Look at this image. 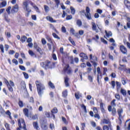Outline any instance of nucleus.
<instances>
[{
    "label": "nucleus",
    "instance_id": "4468645a",
    "mask_svg": "<svg viewBox=\"0 0 130 130\" xmlns=\"http://www.w3.org/2000/svg\"><path fill=\"white\" fill-rule=\"evenodd\" d=\"M75 98L79 100L80 98L82 96V93H80V92L78 91L75 93Z\"/></svg>",
    "mask_w": 130,
    "mask_h": 130
},
{
    "label": "nucleus",
    "instance_id": "5fc2aeb1",
    "mask_svg": "<svg viewBox=\"0 0 130 130\" xmlns=\"http://www.w3.org/2000/svg\"><path fill=\"white\" fill-rule=\"evenodd\" d=\"M18 104L20 107H23V106H24V104L21 101H19Z\"/></svg>",
    "mask_w": 130,
    "mask_h": 130
},
{
    "label": "nucleus",
    "instance_id": "4be33fe9",
    "mask_svg": "<svg viewBox=\"0 0 130 130\" xmlns=\"http://www.w3.org/2000/svg\"><path fill=\"white\" fill-rule=\"evenodd\" d=\"M30 5H31V6H33V7L36 9V10L37 11V12L38 13H40V11H39V9L38 8V7H37V6H35L33 3H31Z\"/></svg>",
    "mask_w": 130,
    "mask_h": 130
},
{
    "label": "nucleus",
    "instance_id": "f704fd0d",
    "mask_svg": "<svg viewBox=\"0 0 130 130\" xmlns=\"http://www.w3.org/2000/svg\"><path fill=\"white\" fill-rule=\"evenodd\" d=\"M1 4V7L2 8H5V7L7 6V2L6 1H4L3 2H2Z\"/></svg>",
    "mask_w": 130,
    "mask_h": 130
},
{
    "label": "nucleus",
    "instance_id": "4c0bfd02",
    "mask_svg": "<svg viewBox=\"0 0 130 130\" xmlns=\"http://www.w3.org/2000/svg\"><path fill=\"white\" fill-rule=\"evenodd\" d=\"M81 108H83V109L84 110V112L87 113V108H86V106H85L84 104L81 105Z\"/></svg>",
    "mask_w": 130,
    "mask_h": 130
},
{
    "label": "nucleus",
    "instance_id": "69168bd1",
    "mask_svg": "<svg viewBox=\"0 0 130 130\" xmlns=\"http://www.w3.org/2000/svg\"><path fill=\"white\" fill-rule=\"evenodd\" d=\"M12 62H13V63H15L16 65L18 63V60H17V59H13L12 60Z\"/></svg>",
    "mask_w": 130,
    "mask_h": 130
},
{
    "label": "nucleus",
    "instance_id": "a19ab883",
    "mask_svg": "<svg viewBox=\"0 0 130 130\" xmlns=\"http://www.w3.org/2000/svg\"><path fill=\"white\" fill-rule=\"evenodd\" d=\"M28 53L31 55V56H34V55H35V53H34V52L31 50L28 51Z\"/></svg>",
    "mask_w": 130,
    "mask_h": 130
},
{
    "label": "nucleus",
    "instance_id": "ea45409f",
    "mask_svg": "<svg viewBox=\"0 0 130 130\" xmlns=\"http://www.w3.org/2000/svg\"><path fill=\"white\" fill-rule=\"evenodd\" d=\"M23 74L24 76L25 79H28L29 78V75L26 72H23Z\"/></svg>",
    "mask_w": 130,
    "mask_h": 130
},
{
    "label": "nucleus",
    "instance_id": "6ab92c4d",
    "mask_svg": "<svg viewBox=\"0 0 130 130\" xmlns=\"http://www.w3.org/2000/svg\"><path fill=\"white\" fill-rule=\"evenodd\" d=\"M26 40H27V37H26L25 36H23L22 37H21L20 41H21L22 43H24V42H25Z\"/></svg>",
    "mask_w": 130,
    "mask_h": 130
},
{
    "label": "nucleus",
    "instance_id": "2f4dec72",
    "mask_svg": "<svg viewBox=\"0 0 130 130\" xmlns=\"http://www.w3.org/2000/svg\"><path fill=\"white\" fill-rule=\"evenodd\" d=\"M63 97H67L68 96V90H65L62 93Z\"/></svg>",
    "mask_w": 130,
    "mask_h": 130
},
{
    "label": "nucleus",
    "instance_id": "72a5a7b5",
    "mask_svg": "<svg viewBox=\"0 0 130 130\" xmlns=\"http://www.w3.org/2000/svg\"><path fill=\"white\" fill-rule=\"evenodd\" d=\"M127 28L130 27V18L127 17Z\"/></svg>",
    "mask_w": 130,
    "mask_h": 130
},
{
    "label": "nucleus",
    "instance_id": "5701e85b",
    "mask_svg": "<svg viewBox=\"0 0 130 130\" xmlns=\"http://www.w3.org/2000/svg\"><path fill=\"white\" fill-rule=\"evenodd\" d=\"M64 83L66 87H69L70 85L69 84V78L67 77L64 78Z\"/></svg>",
    "mask_w": 130,
    "mask_h": 130
},
{
    "label": "nucleus",
    "instance_id": "f3484780",
    "mask_svg": "<svg viewBox=\"0 0 130 130\" xmlns=\"http://www.w3.org/2000/svg\"><path fill=\"white\" fill-rule=\"evenodd\" d=\"M33 126L35 127V128H36L37 130L40 129L39 126H38V123H37V122H34L33 123Z\"/></svg>",
    "mask_w": 130,
    "mask_h": 130
},
{
    "label": "nucleus",
    "instance_id": "c03bdc74",
    "mask_svg": "<svg viewBox=\"0 0 130 130\" xmlns=\"http://www.w3.org/2000/svg\"><path fill=\"white\" fill-rule=\"evenodd\" d=\"M72 19H73V16H72L71 15H68L66 17V20H72Z\"/></svg>",
    "mask_w": 130,
    "mask_h": 130
},
{
    "label": "nucleus",
    "instance_id": "bf43d9fd",
    "mask_svg": "<svg viewBox=\"0 0 130 130\" xmlns=\"http://www.w3.org/2000/svg\"><path fill=\"white\" fill-rule=\"evenodd\" d=\"M50 128L51 130L54 129V125L53 123L50 124Z\"/></svg>",
    "mask_w": 130,
    "mask_h": 130
},
{
    "label": "nucleus",
    "instance_id": "de8ad7c7",
    "mask_svg": "<svg viewBox=\"0 0 130 130\" xmlns=\"http://www.w3.org/2000/svg\"><path fill=\"white\" fill-rule=\"evenodd\" d=\"M52 113H56L57 112V108H54L51 111Z\"/></svg>",
    "mask_w": 130,
    "mask_h": 130
},
{
    "label": "nucleus",
    "instance_id": "1a4fd4ad",
    "mask_svg": "<svg viewBox=\"0 0 130 130\" xmlns=\"http://www.w3.org/2000/svg\"><path fill=\"white\" fill-rule=\"evenodd\" d=\"M64 71L65 73H67V74H71V73H72V71H71V69H70V66L69 64L65 65L64 67Z\"/></svg>",
    "mask_w": 130,
    "mask_h": 130
},
{
    "label": "nucleus",
    "instance_id": "39448f33",
    "mask_svg": "<svg viewBox=\"0 0 130 130\" xmlns=\"http://www.w3.org/2000/svg\"><path fill=\"white\" fill-rule=\"evenodd\" d=\"M81 13L85 14V17L87 18V20H92V16H91V13H90V8H89V7H86L85 13L84 10H82Z\"/></svg>",
    "mask_w": 130,
    "mask_h": 130
},
{
    "label": "nucleus",
    "instance_id": "a18cd8bd",
    "mask_svg": "<svg viewBox=\"0 0 130 130\" xmlns=\"http://www.w3.org/2000/svg\"><path fill=\"white\" fill-rule=\"evenodd\" d=\"M61 31L63 33H66L67 32V29L66 28V27L62 26Z\"/></svg>",
    "mask_w": 130,
    "mask_h": 130
},
{
    "label": "nucleus",
    "instance_id": "338daca9",
    "mask_svg": "<svg viewBox=\"0 0 130 130\" xmlns=\"http://www.w3.org/2000/svg\"><path fill=\"white\" fill-rule=\"evenodd\" d=\"M79 35H81V36L83 35H84V30H80L79 31Z\"/></svg>",
    "mask_w": 130,
    "mask_h": 130
},
{
    "label": "nucleus",
    "instance_id": "e433bc0d",
    "mask_svg": "<svg viewBox=\"0 0 130 130\" xmlns=\"http://www.w3.org/2000/svg\"><path fill=\"white\" fill-rule=\"evenodd\" d=\"M48 85L49 86H50L51 88H52V89H54V85H53V83H51V81H50L48 83Z\"/></svg>",
    "mask_w": 130,
    "mask_h": 130
},
{
    "label": "nucleus",
    "instance_id": "603ef678",
    "mask_svg": "<svg viewBox=\"0 0 130 130\" xmlns=\"http://www.w3.org/2000/svg\"><path fill=\"white\" fill-rule=\"evenodd\" d=\"M32 119H34V120H35L36 119H38V116L37 114L34 115L32 116Z\"/></svg>",
    "mask_w": 130,
    "mask_h": 130
},
{
    "label": "nucleus",
    "instance_id": "37998d69",
    "mask_svg": "<svg viewBox=\"0 0 130 130\" xmlns=\"http://www.w3.org/2000/svg\"><path fill=\"white\" fill-rule=\"evenodd\" d=\"M112 114L113 115H115V114H116V109H115V108H114L112 109Z\"/></svg>",
    "mask_w": 130,
    "mask_h": 130
},
{
    "label": "nucleus",
    "instance_id": "c756f323",
    "mask_svg": "<svg viewBox=\"0 0 130 130\" xmlns=\"http://www.w3.org/2000/svg\"><path fill=\"white\" fill-rule=\"evenodd\" d=\"M69 41L71 42V43H72V45H74V46L76 45V43H75V42L74 41V40L72 39L71 37H70L69 38Z\"/></svg>",
    "mask_w": 130,
    "mask_h": 130
},
{
    "label": "nucleus",
    "instance_id": "2eb2a0df",
    "mask_svg": "<svg viewBox=\"0 0 130 130\" xmlns=\"http://www.w3.org/2000/svg\"><path fill=\"white\" fill-rule=\"evenodd\" d=\"M80 57L83 58L84 59H88V56L84 53H81L80 54Z\"/></svg>",
    "mask_w": 130,
    "mask_h": 130
},
{
    "label": "nucleus",
    "instance_id": "6e6552de",
    "mask_svg": "<svg viewBox=\"0 0 130 130\" xmlns=\"http://www.w3.org/2000/svg\"><path fill=\"white\" fill-rule=\"evenodd\" d=\"M120 51L123 53V54H126L127 53V50L126 49V48L124 47L123 45L120 46Z\"/></svg>",
    "mask_w": 130,
    "mask_h": 130
},
{
    "label": "nucleus",
    "instance_id": "f257e3e1",
    "mask_svg": "<svg viewBox=\"0 0 130 130\" xmlns=\"http://www.w3.org/2000/svg\"><path fill=\"white\" fill-rule=\"evenodd\" d=\"M36 85L38 91V94L41 96L43 94V90H45V86L43 84H42L40 81L37 80L36 81Z\"/></svg>",
    "mask_w": 130,
    "mask_h": 130
},
{
    "label": "nucleus",
    "instance_id": "c9c22d12",
    "mask_svg": "<svg viewBox=\"0 0 130 130\" xmlns=\"http://www.w3.org/2000/svg\"><path fill=\"white\" fill-rule=\"evenodd\" d=\"M90 124L92 127H96V122H95L94 121H90Z\"/></svg>",
    "mask_w": 130,
    "mask_h": 130
},
{
    "label": "nucleus",
    "instance_id": "864d4df0",
    "mask_svg": "<svg viewBox=\"0 0 130 130\" xmlns=\"http://www.w3.org/2000/svg\"><path fill=\"white\" fill-rule=\"evenodd\" d=\"M52 35L54 38H56L57 39H60L58 36H57V35H56L55 33H53Z\"/></svg>",
    "mask_w": 130,
    "mask_h": 130
},
{
    "label": "nucleus",
    "instance_id": "4d7b16f0",
    "mask_svg": "<svg viewBox=\"0 0 130 130\" xmlns=\"http://www.w3.org/2000/svg\"><path fill=\"white\" fill-rule=\"evenodd\" d=\"M101 42H103V43H105V44H107V41L105 40L103 38H102L101 39Z\"/></svg>",
    "mask_w": 130,
    "mask_h": 130
},
{
    "label": "nucleus",
    "instance_id": "79ce46f5",
    "mask_svg": "<svg viewBox=\"0 0 130 130\" xmlns=\"http://www.w3.org/2000/svg\"><path fill=\"white\" fill-rule=\"evenodd\" d=\"M5 126L7 130H10V124H9L8 123H5Z\"/></svg>",
    "mask_w": 130,
    "mask_h": 130
},
{
    "label": "nucleus",
    "instance_id": "bb28decb",
    "mask_svg": "<svg viewBox=\"0 0 130 130\" xmlns=\"http://www.w3.org/2000/svg\"><path fill=\"white\" fill-rule=\"evenodd\" d=\"M70 10L71 11V14H72V15H75V14H76V9H75L74 7H71Z\"/></svg>",
    "mask_w": 130,
    "mask_h": 130
},
{
    "label": "nucleus",
    "instance_id": "aec40b11",
    "mask_svg": "<svg viewBox=\"0 0 130 130\" xmlns=\"http://www.w3.org/2000/svg\"><path fill=\"white\" fill-rule=\"evenodd\" d=\"M23 112L25 116H26L27 117H29V114H28L29 111L27 109H24L23 110Z\"/></svg>",
    "mask_w": 130,
    "mask_h": 130
},
{
    "label": "nucleus",
    "instance_id": "8fccbe9b",
    "mask_svg": "<svg viewBox=\"0 0 130 130\" xmlns=\"http://www.w3.org/2000/svg\"><path fill=\"white\" fill-rule=\"evenodd\" d=\"M93 111L94 113H95V114H98V109H97L96 107H93Z\"/></svg>",
    "mask_w": 130,
    "mask_h": 130
},
{
    "label": "nucleus",
    "instance_id": "9d476101",
    "mask_svg": "<svg viewBox=\"0 0 130 130\" xmlns=\"http://www.w3.org/2000/svg\"><path fill=\"white\" fill-rule=\"evenodd\" d=\"M118 114L119 115V120L120 121H121V118H122V116L121 115V114L123 112V110L121 108H120L118 109L117 110Z\"/></svg>",
    "mask_w": 130,
    "mask_h": 130
},
{
    "label": "nucleus",
    "instance_id": "0e129e2a",
    "mask_svg": "<svg viewBox=\"0 0 130 130\" xmlns=\"http://www.w3.org/2000/svg\"><path fill=\"white\" fill-rule=\"evenodd\" d=\"M0 49L2 51V52H3V53H4V52H5L4 51V45H0Z\"/></svg>",
    "mask_w": 130,
    "mask_h": 130
},
{
    "label": "nucleus",
    "instance_id": "58836bf2",
    "mask_svg": "<svg viewBox=\"0 0 130 130\" xmlns=\"http://www.w3.org/2000/svg\"><path fill=\"white\" fill-rule=\"evenodd\" d=\"M77 25H78L79 27H81L82 26V21L80 20H78L77 21Z\"/></svg>",
    "mask_w": 130,
    "mask_h": 130
},
{
    "label": "nucleus",
    "instance_id": "7c9ffc66",
    "mask_svg": "<svg viewBox=\"0 0 130 130\" xmlns=\"http://www.w3.org/2000/svg\"><path fill=\"white\" fill-rule=\"evenodd\" d=\"M116 101V100H113V101H112L111 104L113 107H115V106H116V104H115Z\"/></svg>",
    "mask_w": 130,
    "mask_h": 130
},
{
    "label": "nucleus",
    "instance_id": "dca6fc26",
    "mask_svg": "<svg viewBox=\"0 0 130 130\" xmlns=\"http://www.w3.org/2000/svg\"><path fill=\"white\" fill-rule=\"evenodd\" d=\"M92 29L95 31V32H98V30L96 29L97 26H96V23L94 22H92Z\"/></svg>",
    "mask_w": 130,
    "mask_h": 130
},
{
    "label": "nucleus",
    "instance_id": "052dcab7",
    "mask_svg": "<svg viewBox=\"0 0 130 130\" xmlns=\"http://www.w3.org/2000/svg\"><path fill=\"white\" fill-rule=\"evenodd\" d=\"M42 43L43 45H45V44H46V40H45V39H42Z\"/></svg>",
    "mask_w": 130,
    "mask_h": 130
},
{
    "label": "nucleus",
    "instance_id": "412c9836",
    "mask_svg": "<svg viewBox=\"0 0 130 130\" xmlns=\"http://www.w3.org/2000/svg\"><path fill=\"white\" fill-rule=\"evenodd\" d=\"M11 9H12V7L11 6L8 7L6 9V12L8 15H11L12 14Z\"/></svg>",
    "mask_w": 130,
    "mask_h": 130
},
{
    "label": "nucleus",
    "instance_id": "423d86ee",
    "mask_svg": "<svg viewBox=\"0 0 130 130\" xmlns=\"http://www.w3.org/2000/svg\"><path fill=\"white\" fill-rule=\"evenodd\" d=\"M21 124H22L23 126V128L24 129H26V124L25 123V121H24V119H21L18 120V125L19 127L17 128V130H21V128H22V125H21Z\"/></svg>",
    "mask_w": 130,
    "mask_h": 130
},
{
    "label": "nucleus",
    "instance_id": "a211bd4d",
    "mask_svg": "<svg viewBox=\"0 0 130 130\" xmlns=\"http://www.w3.org/2000/svg\"><path fill=\"white\" fill-rule=\"evenodd\" d=\"M105 32L107 37H110L111 36H112V32L111 31H107V30H105Z\"/></svg>",
    "mask_w": 130,
    "mask_h": 130
},
{
    "label": "nucleus",
    "instance_id": "9b49d317",
    "mask_svg": "<svg viewBox=\"0 0 130 130\" xmlns=\"http://www.w3.org/2000/svg\"><path fill=\"white\" fill-rule=\"evenodd\" d=\"M46 19L47 20V21H49L51 23H56V20L53 19L51 16H47Z\"/></svg>",
    "mask_w": 130,
    "mask_h": 130
},
{
    "label": "nucleus",
    "instance_id": "ddd939ff",
    "mask_svg": "<svg viewBox=\"0 0 130 130\" xmlns=\"http://www.w3.org/2000/svg\"><path fill=\"white\" fill-rule=\"evenodd\" d=\"M124 4L126 8H127L128 10H130V2L127 0H125L124 1Z\"/></svg>",
    "mask_w": 130,
    "mask_h": 130
},
{
    "label": "nucleus",
    "instance_id": "f8f14e48",
    "mask_svg": "<svg viewBox=\"0 0 130 130\" xmlns=\"http://www.w3.org/2000/svg\"><path fill=\"white\" fill-rule=\"evenodd\" d=\"M89 58L91 61H97V57L96 56H92V54L89 55Z\"/></svg>",
    "mask_w": 130,
    "mask_h": 130
},
{
    "label": "nucleus",
    "instance_id": "393cba45",
    "mask_svg": "<svg viewBox=\"0 0 130 130\" xmlns=\"http://www.w3.org/2000/svg\"><path fill=\"white\" fill-rule=\"evenodd\" d=\"M116 85L117 86V90L118 91L119 89H120L121 85H120V82L118 81L116 82Z\"/></svg>",
    "mask_w": 130,
    "mask_h": 130
},
{
    "label": "nucleus",
    "instance_id": "6e6d98bb",
    "mask_svg": "<svg viewBox=\"0 0 130 130\" xmlns=\"http://www.w3.org/2000/svg\"><path fill=\"white\" fill-rule=\"evenodd\" d=\"M19 69H20L21 71H26V68L23 66H19Z\"/></svg>",
    "mask_w": 130,
    "mask_h": 130
},
{
    "label": "nucleus",
    "instance_id": "49530a36",
    "mask_svg": "<svg viewBox=\"0 0 130 130\" xmlns=\"http://www.w3.org/2000/svg\"><path fill=\"white\" fill-rule=\"evenodd\" d=\"M62 120L63 122L65 123V124H68V121H67V119H66V118H64V117H62Z\"/></svg>",
    "mask_w": 130,
    "mask_h": 130
},
{
    "label": "nucleus",
    "instance_id": "3c124183",
    "mask_svg": "<svg viewBox=\"0 0 130 130\" xmlns=\"http://www.w3.org/2000/svg\"><path fill=\"white\" fill-rule=\"evenodd\" d=\"M111 85H112V87L113 89H114V88H115V81H112Z\"/></svg>",
    "mask_w": 130,
    "mask_h": 130
},
{
    "label": "nucleus",
    "instance_id": "774afa93",
    "mask_svg": "<svg viewBox=\"0 0 130 130\" xmlns=\"http://www.w3.org/2000/svg\"><path fill=\"white\" fill-rule=\"evenodd\" d=\"M103 129L104 130H109V128H108V126H107V125H105L103 127Z\"/></svg>",
    "mask_w": 130,
    "mask_h": 130
},
{
    "label": "nucleus",
    "instance_id": "7ed1b4c3",
    "mask_svg": "<svg viewBox=\"0 0 130 130\" xmlns=\"http://www.w3.org/2000/svg\"><path fill=\"white\" fill-rule=\"evenodd\" d=\"M4 82L6 85H7L9 91L10 92H13V87H15L14 82L12 81L11 80H10L9 82L6 79H4Z\"/></svg>",
    "mask_w": 130,
    "mask_h": 130
},
{
    "label": "nucleus",
    "instance_id": "680f3d73",
    "mask_svg": "<svg viewBox=\"0 0 130 130\" xmlns=\"http://www.w3.org/2000/svg\"><path fill=\"white\" fill-rule=\"evenodd\" d=\"M88 79L90 82H93V77L89 75L88 77Z\"/></svg>",
    "mask_w": 130,
    "mask_h": 130
},
{
    "label": "nucleus",
    "instance_id": "e2e57ef3",
    "mask_svg": "<svg viewBox=\"0 0 130 130\" xmlns=\"http://www.w3.org/2000/svg\"><path fill=\"white\" fill-rule=\"evenodd\" d=\"M94 117L95 118H98V119H100V116H99V114H95L94 115Z\"/></svg>",
    "mask_w": 130,
    "mask_h": 130
},
{
    "label": "nucleus",
    "instance_id": "473e14b6",
    "mask_svg": "<svg viewBox=\"0 0 130 130\" xmlns=\"http://www.w3.org/2000/svg\"><path fill=\"white\" fill-rule=\"evenodd\" d=\"M115 98L118 101H119L120 100V95L118 93H116L115 94Z\"/></svg>",
    "mask_w": 130,
    "mask_h": 130
},
{
    "label": "nucleus",
    "instance_id": "20e7f679",
    "mask_svg": "<svg viewBox=\"0 0 130 130\" xmlns=\"http://www.w3.org/2000/svg\"><path fill=\"white\" fill-rule=\"evenodd\" d=\"M52 63L49 61H46L41 63V67L46 70H47V69H52Z\"/></svg>",
    "mask_w": 130,
    "mask_h": 130
},
{
    "label": "nucleus",
    "instance_id": "0eeeda50",
    "mask_svg": "<svg viewBox=\"0 0 130 130\" xmlns=\"http://www.w3.org/2000/svg\"><path fill=\"white\" fill-rule=\"evenodd\" d=\"M19 5H15L11 8V14H16V13H18V12H19Z\"/></svg>",
    "mask_w": 130,
    "mask_h": 130
},
{
    "label": "nucleus",
    "instance_id": "f03ea898",
    "mask_svg": "<svg viewBox=\"0 0 130 130\" xmlns=\"http://www.w3.org/2000/svg\"><path fill=\"white\" fill-rule=\"evenodd\" d=\"M22 8L24 11L27 12V14H26V17H29V15H30V13H31V8L29 7V3L28 1H24L22 3Z\"/></svg>",
    "mask_w": 130,
    "mask_h": 130
},
{
    "label": "nucleus",
    "instance_id": "09e8293b",
    "mask_svg": "<svg viewBox=\"0 0 130 130\" xmlns=\"http://www.w3.org/2000/svg\"><path fill=\"white\" fill-rule=\"evenodd\" d=\"M37 51L38 52H39L41 54H43V52H42V50H41V48H39L38 49H37Z\"/></svg>",
    "mask_w": 130,
    "mask_h": 130
},
{
    "label": "nucleus",
    "instance_id": "b1692460",
    "mask_svg": "<svg viewBox=\"0 0 130 130\" xmlns=\"http://www.w3.org/2000/svg\"><path fill=\"white\" fill-rule=\"evenodd\" d=\"M44 9L45 12L46 13H48V12H49L50 9H49V7L48 6L44 5Z\"/></svg>",
    "mask_w": 130,
    "mask_h": 130
},
{
    "label": "nucleus",
    "instance_id": "a878e982",
    "mask_svg": "<svg viewBox=\"0 0 130 130\" xmlns=\"http://www.w3.org/2000/svg\"><path fill=\"white\" fill-rule=\"evenodd\" d=\"M120 92L121 93V94H122L123 96H126V90L121 88V90Z\"/></svg>",
    "mask_w": 130,
    "mask_h": 130
},
{
    "label": "nucleus",
    "instance_id": "c85d7f7f",
    "mask_svg": "<svg viewBox=\"0 0 130 130\" xmlns=\"http://www.w3.org/2000/svg\"><path fill=\"white\" fill-rule=\"evenodd\" d=\"M109 120H107L104 119L103 121H102V123L103 124H109Z\"/></svg>",
    "mask_w": 130,
    "mask_h": 130
},
{
    "label": "nucleus",
    "instance_id": "cd10ccee",
    "mask_svg": "<svg viewBox=\"0 0 130 130\" xmlns=\"http://www.w3.org/2000/svg\"><path fill=\"white\" fill-rule=\"evenodd\" d=\"M21 85L22 86V89H23L24 90H25V89H26V83H25L24 81H22L21 83Z\"/></svg>",
    "mask_w": 130,
    "mask_h": 130
},
{
    "label": "nucleus",
    "instance_id": "13d9d810",
    "mask_svg": "<svg viewBox=\"0 0 130 130\" xmlns=\"http://www.w3.org/2000/svg\"><path fill=\"white\" fill-rule=\"evenodd\" d=\"M54 2H55L56 5L57 7H58V5H59L60 2L59 1V0H52Z\"/></svg>",
    "mask_w": 130,
    "mask_h": 130
}]
</instances>
